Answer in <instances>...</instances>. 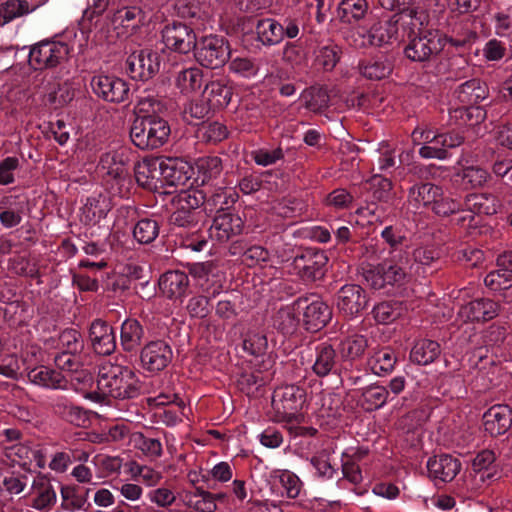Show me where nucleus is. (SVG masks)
<instances>
[{
    "mask_svg": "<svg viewBox=\"0 0 512 512\" xmlns=\"http://www.w3.org/2000/svg\"><path fill=\"white\" fill-rule=\"evenodd\" d=\"M97 388L103 396L126 399L137 395L139 381L130 368L105 361L99 368Z\"/></svg>",
    "mask_w": 512,
    "mask_h": 512,
    "instance_id": "obj_1",
    "label": "nucleus"
},
{
    "mask_svg": "<svg viewBox=\"0 0 512 512\" xmlns=\"http://www.w3.org/2000/svg\"><path fill=\"white\" fill-rule=\"evenodd\" d=\"M88 38L85 31L79 30L70 45L62 41H42L30 49L29 65L35 70L55 67L67 59L71 50L77 48L82 52L88 46Z\"/></svg>",
    "mask_w": 512,
    "mask_h": 512,
    "instance_id": "obj_2",
    "label": "nucleus"
},
{
    "mask_svg": "<svg viewBox=\"0 0 512 512\" xmlns=\"http://www.w3.org/2000/svg\"><path fill=\"white\" fill-rule=\"evenodd\" d=\"M306 404L304 389L295 385H285L275 389L272 397L274 420L284 423L289 429L305 421L303 409Z\"/></svg>",
    "mask_w": 512,
    "mask_h": 512,
    "instance_id": "obj_3",
    "label": "nucleus"
},
{
    "mask_svg": "<svg viewBox=\"0 0 512 512\" xmlns=\"http://www.w3.org/2000/svg\"><path fill=\"white\" fill-rule=\"evenodd\" d=\"M170 135L167 122L157 116H138L133 121L130 137L135 146L142 150L162 146Z\"/></svg>",
    "mask_w": 512,
    "mask_h": 512,
    "instance_id": "obj_4",
    "label": "nucleus"
},
{
    "mask_svg": "<svg viewBox=\"0 0 512 512\" xmlns=\"http://www.w3.org/2000/svg\"><path fill=\"white\" fill-rule=\"evenodd\" d=\"M412 138L415 144L423 143L419 149L421 157L438 160L448 158V149L457 147L463 142L459 134L439 133L431 128L415 129Z\"/></svg>",
    "mask_w": 512,
    "mask_h": 512,
    "instance_id": "obj_5",
    "label": "nucleus"
},
{
    "mask_svg": "<svg viewBox=\"0 0 512 512\" xmlns=\"http://www.w3.org/2000/svg\"><path fill=\"white\" fill-rule=\"evenodd\" d=\"M398 28L391 20L374 21L367 26L352 29L347 40L356 48L380 47L397 40Z\"/></svg>",
    "mask_w": 512,
    "mask_h": 512,
    "instance_id": "obj_6",
    "label": "nucleus"
},
{
    "mask_svg": "<svg viewBox=\"0 0 512 512\" xmlns=\"http://www.w3.org/2000/svg\"><path fill=\"white\" fill-rule=\"evenodd\" d=\"M203 202V192L192 187V185L187 189L178 191L172 197L173 211L170 216V223L178 227L193 226L197 222L196 210Z\"/></svg>",
    "mask_w": 512,
    "mask_h": 512,
    "instance_id": "obj_7",
    "label": "nucleus"
},
{
    "mask_svg": "<svg viewBox=\"0 0 512 512\" xmlns=\"http://www.w3.org/2000/svg\"><path fill=\"white\" fill-rule=\"evenodd\" d=\"M495 460V454L490 450H483L473 458L471 471L464 479V487L468 492L476 494L498 477Z\"/></svg>",
    "mask_w": 512,
    "mask_h": 512,
    "instance_id": "obj_8",
    "label": "nucleus"
},
{
    "mask_svg": "<svg viewBox=\"0 0 512 512\" xmlns=\"http://www.w3.org/2000/svg\"><path fill=\"white\" fill-rule=\"evenodd\" d=\"M227 41L219 36L209 35L200 40L196 48V60L204 67H222L230 56Z\"/></svg>",
    "mask_w": 512,
    "mask_h": 512,
    "instance_id": "obj_9",
    "label": "nucleus"
},
{
    "mask_svg": "<svg viewBox=\"0 0 512 512\" xmlns=\"http://www.w3.org/2000/svg\"><path fill=\"white\" fill-rule=\"evenodd\" d=\"M447 44V36L438 30H427L410 40L405 55L413 61H424L438 54Z\"/></svg>",
    "mask_w": 512,
    "mask_h": 512,
    "instance_id": "obj_10",
    "label": "nucleus"
},
{
    "mask_svg": "<svg viewBox=\"0 0 512 512\" xmlns=\"http://www.w3.org/2000/svg\"><path fill=\"white\" fill-rule=\"evenodd\" d=\"M91 88L95 95L111 103H123L129 100L128 83L115 75L100 73L91 79Z\"/></svg>",
    "mask_w": 512,
    "mask_h": 512,
    "instance_id": "obj_11",
    "label": "nucleus"
},
{
    "mask_svg": "<svg viewBox=\"0 0 512 512\" xmlns=\"http://www.w3.org/2000/svg\"><path fill=\"white\" fill-rule=\"evenodd\" d=\"M407 273L400 261L394 256L379 264L376 268L365 272L366 281L374 288L381 289L386 285L396 286L405 282Z\"/></svg>",
    "mask_w": 512,
    "mask_h": 512,
    "instance_id": "obj_12",
    "label": "nucleus"
},
{
    "mask_svg": "<svg viewBox=\"0 0 512 512\" xmlns=\"http://www.w3.org/2000/svg\"><path fill=\"white\" fill-rule=\"evenodd\" d=\"M162 40L167 48L183 54L194 50L197 44L194 30L181 22L167 24L162 30Z\"/></svg>",
    "mask_w": 512,
    "mask_h": 512,
    "instance_id": "obj_13",
    "label": "nucleus"
},
{
    "mask_svg": "<svg viewBox=\"0 0 512 512\" xmlns=\"http://www.w3.org/2000/svg\"><path fill=\"white\" fill-rule=\"evenodd\" d=\"M130 150L124 146H116L105 152L99 162V171L118 182L128 176Z\"/></svg>",
    "mask_w": 512,
    "mask_h": 512,
    "instance_id": "obj_14",
    "label": "nucleus"
},
{
    "mask_svg": "<svg viewBox=\"0 0 512 512\" xmlns=\"http://www.w3.org/2000/svg\"><path fill=\"white\" fill-rule=\"evenodd\" d=\"M127 72L132 79L148 80L160 69L157 52L150 50L135 51L127 58Z\"/></svg>",
    "mask_w": 512,
    "mask_h": 512,
    "instance_id": "obj_15",
    "label": "nucleus"
},
{
    "mask_svg": "<svg viewBox=\"0 0 512 512\" xmlns=\"http://www.w3.org/2000/svg\"><path fill=\"white\" fill-rule=\"evenodd\" d=\"M337 308L347 318L358 317L367 307L366 292L359 285L343 286L337 294Z\"/></svg>",
    "mask_w": 512,
    "mask_h": 512,
    "instance_id": "obj_16",
    "label": "nucleus"
},
{
    "mask_svg": "<svg viewBox=\"0 0 512 512\" xmlns=\"http://www.w3.org/2000/svg\"><path fill=\"white\" fill-rule=\"evenodd\" d=\"M296 307L303 312V321L308 330L318 331L324 327L331 318V311L320 298L299 299Z\"/></svg>",
    "mask_w": 512,
    "mask_h": 512,
    "instance_id": "obj_17",
    "label": "nucleus"
},
{
    "mask_svg": "<svg viewBox=\"0 0 512 512\" xmlns=\"http://www.w3.org/2000/svg\"><path fill=\"white\" fill-rule=\"evenodd\" d=\"M144 20V13L139 7L127 6L114 12L111 24L118 37L127 38L137 33Z\"/></svg>",
    "mask_w": 512,
    "mask_h": 512,
    "instance_id": "obj_18",
    "label": "nucleus"
},
{
    "mask_svg": "<svg viewBox=\"0 0 512 512\" xmlns=\"http://www.w3.org/2000/svg\"><path fill=\"white\" fill-rule=\"evenodd\" d=\"M455 177L465 189L481 188L490 180L489 172L478 166L471 155H462L458 160Z\"/></svg>",
    "mask_w": 512,
    "mask_h": 512,
    "instance_id": "obj_19",
    "label": "nucleus"
},
{
    "mask_svg": "<svg viewBox=\"0 0 512 512\" xmlns=\"http://www.w3.org/2000/svg\"><path fill=\"white\" fill-rule=\"evenodd\" d=\"M500 311L498 303L491 299H476L461 306L457 319L462 323L485 322L495 318Z\"/></svg>",
    "mask_w": 512,
    "mask_h": 512,
    "instance_id": "obj_20",
    "label": "nucleus"
},
{
    "mask_svg": "<svg viewBox=\"0 0 512 512\" xmlns=\"http://www.w3.org/2000/svg\"><path fill=\"white\" fill-rule=\"evenodd\" d=\"M327 260L324 252L307 250L294 258L292 267L300 277L315 280L322 277Z\"/></svg>",
    "mask_w": 512,
    "mask_h": 512,
    "instance_id": "obj_21",
    "label": "nucleus"
},
{
    "mask_svg": "<svg viewBox=\"0 0 512 512\" xmlns=\"http://www.w3.org/2000/svg\"><path fill=\"white\" fill-rule=\"evenodd\" d=\"M142 367L150 372L164 369L172 359V350L163 341L148 343L141 352Z\"/></svg>",
    "mask_w": 512,
    "mask_h": 512,
    "instance_id": "obj_22",
    "label": "nucleus"
},
{
    "mask_svg": "<svg viewBox=\"0 0 512 512\" xmlns=\"http://www.w3.org/2000/svg\"><path fill=\"white\" fill-rule=\"evenodd\" d=\"M193 173V167L180 158H162L163 185H186Z\"/></svg>",
    "mask_w": 512,
    "mask_h": 512,
    "instance_id": "obj_23",
    "label": "nucleus"
},
{
    "mask_svg": "<svg viewBox=\"0 0 512 512\" xmlns=\"http://www.w3.org/2000/svg\"><path fill=\"white\" fill-rule=\"evenodd\" d=\"M242 227L243 221L239 215L228 211H221L215 216L209 233L211 238L224 242L232 236L239 234Z\"/></svg>",
    "mask_w": 512,
    "mask_h": 512,
    "instance_id": "obj_24",
    "label": "nucleus"
},
{
    "mask_svg": "<svg viewBox=\"0 0 512 512\" xmlns=\"http://www.w3.org/2000/svg\"><path fill=\"white\" fill-rule=\"evenodd\" d=\"M136 182L147 189L157 190L163 186L162 158L138 162L134 168Z\"/></svg>",
    "mask_w": 512,
    "mask_h": 512,
    "instance_id": "obj_25",
    "label": "nucleus"
},
{
    "mask_svg": "<svg viewBox=\"0 0 512 512\" xmlns=\"http://www.w3.org/2000/svg\"><path fill=\"white\" fill-rule=\"evenodd\" d=\"M428 475L433 480L449 482L453 480L461 470V463L450 455H438L427 461Z\"/></svg>",
    "mask_w": 512,
    "mask_h": 512,
    "instance_id": "obj_26",
    "label": "nucleus"
},
{
    "mask_svg": "<svg viewBox=\"0 0 512 512\" xmlns=\"http://www.w3.org/2000/svg\"><path fill=\"white\" fill-rule=\"evenodd\" d=\"M512 424V410L507 405H494L483 415V426L487 433L498 436L506 433Z\"/></svg>",
    "mask_w": 512,
    "mask_h": 512,
    "instance_id": "obj_27",
    "label": "nucleus"
},
{
    "mask_svg": "<svg viewBox=\"0 0 512 512\" xmlns=\"http://www.w3.org/2000/svg\"><path fill=\"white\" fill-rule=\"evenodd\" d=\"M188 287V275L182 271H168L159 279V290L161 294L173 301L182 302Z\"/></svg>",
    "mask_w": 512,
    "mask_h": 512,
    "instance_id": "obj_28",
    "label": "nucleus"
},
{
    "mask_svg": "<svg viewBox=\"0 0 512 512\" xmlns=\"http://www.w3.org/2000/svg\"><path fill=\"white\" fill-rule=\"evenodd\" d=\"M498 269L484 279L485 285L495 292L512 287V252H506L497 259Z\"/></svg>",
    "mask_w": 512,
    "mask_h": 512,
    "instance_id": "obj_29",
    "label": "nucleus"
},
{
    "mask_svg": "<svg viewBox=\"0 0 512 512\" xmlns=\"http://www.w3.org/2000/svg\"><path fill=\"white\" fill-rule=\"evenodd\" d=\"M391 21L397 28L400 24L408 37H413L426 31L424 26L427 23V15L417 8L408 7L395 15Z\"/></svg>",
    "mask_w": 512,
    "mask_h": 512,
    "instance_id": "obj_30",
    "label": "nucleus"
},
{
    "mask_svg": "<svg viewBox=\"0 0 512 512\" xmlns=\"http://www.w3.org/2000/svg\"><path fill=\"white\" fill-rule=\"evenodd\" d=\"M90 339L96 353L111 354L116 347L115 335L112 328L105 322L94 321L90 328Z\"/></svg>",
    "mask_w": 512,
    "mask_h": 512,
    "instance_id": "obj_31",
    "label": "nucleus"
},
{
    "mask_svg": "<svg viewBox=\"0 0 512 512\" xmlns=\"http://www.w3.org/2000/svg\"><path fill=\"white\" fill-rule=\"evenodd\" d=\"M441 196V187L432 183L413 186L409 191V202L416 208L427 207L433 211L437 197Z\"/></svg>",
    "mask_w": 512,
    "mask_h": 512,
    "instance_id": "obj_32",
    "label": "nucleus"
},
{
    "mask_svg": "<svg viewBox=\"0 0 512 512\" xmlns=\"http://www.w3.org/2000/svg\"><path fill=\"white\" fill-rule=\"evenodd\" d=\"M34 495L32 507L36 510H43L56 501V493L49 480L44 476H37L31 486Z\"/></svg>",
    "mask_w": 512,
    "mask_h": 512,
    "instance_id": "obj_33",
    "label": "nucleus"
},
{
    "mask_svg": "<svg viewBox=\"0 0 512 512\" xmlns=\"http://www.w3.org/2000/svg\"><path fill=\"white\" fill-rule=\"evenodd\" d=\"M28 378L30 382L35 385L51 389L64 388L66 384L62 373L52 370L46 366L29 369Z\"/></svg>",
    "mask_w": 512,
    "mask_h": 512,
    "instance_id": "obj_34",
    "label": "nucleus"
},
{
    "mask_svg": "<svg viewBox=\"0 0 512 512\" xmlns=\"http://www.w3.org/2000/svg\"><path fill=\"white\" fill-rule=\"evenodd\" d=\"M204 97L211 108H224L231 101L232 88L223 80H215L206 85Z\"/></svg>",
    "mask_w": 512,
    "mask_h": 512,
    "instance_id": "obj_35",
    "label": "nucleus"
},
{
    "mask_svg": "<svg viewBox=\"0 0 512 512\" xmlns=\"http://www.w3.org/2000/svg\"><path fill=\"white\" fill-rule=\"evenodd\" d=\"M176 87L183 95L192 96L200 92L203 84V73L198 67H190L178 73Z\"/></svg>",
    "mask_w": 512,
    "mask_h": 512,
    "instance_id": "obj_36",
    "label": "nucleus"
},
{
    "mask_svg": "<svg viewBox=\"0 0 512 512\" xmlns=\"http://www.w3.org/2000/svg\"><path fill=\"white\" fill-rule=\"evenodd\" d=\"M39 5H32L25 0H7L0 3V26H3L16 18L30 14Z\"/></svg>",
    "mask_w": 512,
    "mask_h": 512,
    "instance_id": "obj_37",
    "label": "nucleus"
},
{
    "mask_svg": "<svg viewBox=\"0 0 512 512\" xmlns=\"http://www.w3.org/2000/svg\"><path fill=\"white\" fill-rule=\"evenodd\" d=\"M258 40L266 46L280 43L284 36V28L273 19H263L256 27Z\"/></svg>",
    "mask_w": 512,
    "mask_h": 512,
    "instance_id": "obj_38",
    "label": "nucleus"
},
{
    "mask_svg": "<svg viewBox=\"0 0 512 512\" xmlns=\"http://www.w3.org/2000/svg\"><path fill=\"white\" fill-rule=\"evenodd\" d=\"M465 208L474 214L492 215L497 212L498 201L493 195L480 193L466 197Z\"/></svg>",
    "mask_w": 512,
    "mask_h": 512,
    "instance_id": "obj_39",
    "label": "nucleus"
},
{
    "mask_svg": "<svg viewBox=\"0 0 512 512\" xmlns=\"http://www.w3.org/2000/svg\"><path fill=\"white\" fill-rule=\"evenodd\" d=\"M110 209L111 205L106 197L90 198L82 209L83 219L88 224H96L106 217Z\"/></svg>",
    "mask_w": 512,
    "mask_h": 512,
    "instance_id": "obj_40",
    "label": "nucleus"
},
{
    "mask_svg": "<svg viewBox=\"0 0 512 512\" xmlns=\"http://www.w3.org/2000/svg\"><path fill=\"white\" fill-rule=\"evenodd\" d=\"M440 354L439 344L432 340L418 341L411 350L410 359L420 365L433 362Z\"/></svg>",
    "mask_w": 512,
    "mask_h": 512,
    "instance_id": "obj_41",
    "label": "nucleus"
},
{
    "mask_svg": "<svg viewBox=\"0 0 512 512\" xmlns=\"http://www.w3.org/2000/svg\"><path fill=\"white\" fill-rule=\"evenodd\" d=\"M143 335L142 328L137 320L127 319L121 326V344L126 351L136 349Z\"/></svg>",
    "mask_w": 512,
    "mask_h": 512,
    "instance_id": "obj_42",
    "label": "nucleus"
},
{
    "mask_svg": "<svg viewBox=\"0 0 512 512\" xmlns=\"http://www.w3.org/2000/svg\"><path fill=\"white\" fill-rule=\"evenodd\" d=\"M272 478L274 483L278 482L282 487V495L288 498H296L301 491V481L297 475L288 470H277L273 472Z\"/></svg>",
    "mask_w": 512,
    "mask_h": 512,
    "instance_id": "obj_43",
    "label": "nucleus"
},
{
    "mask_svg": "<svg viewBox=\"0 0 512 512\" xmlns=\"http://www.w3.org/2000/svg\"><path fill=\"white\" fill-rule=\"evenodd\" d=\"M395 363L396 356L394 352L388 348L376 352L368 362L372 372L378 376L390 373L394 369Z\"/></svg>",
    "mask_w": 512,
    "mask_h": 512,
    "instance_id": "obj_44",
    "label": "nucleus"
},
{
    "mask_svg": "<svg viewBox=\"0 0 512 512\" xmlns=\"http://www.w3.org/2000/svg\"><path fill=\"white\" fill-rule=\"evenodd\" d=\"M387 398L388 391L385 387L371 385L362 391L359 403L365 410H375L382 407L386 403Z\"/></svg>",
    "mask_w": 512,
    "mask_h": 512,
    "instance_id": "obj_45",
    "label": "nucleus"
},
{
    "mask_svg": "<svg viewBox=\"0 0 512 512\" xmlns=\"http://www.w3.org/2000/svg\"><path fill=\"white\" fill-rule=\"evenodd\" d=\"M367 346V340L364 336L353 334L341 341L339 349L343 358L356 359L363 355Z\"/></svg>",
    "mask_w": 512,
    "mask_h": 512,
    "instance_id": "obj_46",
    "label": "nucleus"
},
{
    "mask_svg": "<svg viewBox=\"0 0 512 512\" xmlns=\"http://www.w3.org/2000/svg\"><path fill=\"white\" fill-rule=\"evenodd\" d=\"M367 9L365 0H342L339 5V15L344 22L351 23L362 19Z\"/></svg>",
    "mask_w": 512,
    "mask_h": 512,
    "instance_id": "obj_47",
    "label": "nucleus"
},
{
    "mask_svg": "<svg viewBox=\"0 0 512 512\" xmlns=\"http://www.w3.org/2000/svg\"><path fill=\"white\" fill-rule=\"evenodd\" d=\"M335 364V351L327 344H322L317 348L316 359L313 366L315 373L319 376L327 375Z\"/></svg>",
    "mask_w": 512,
    "mask_h": 512,
    "instance_id": "obj_48",
    "label": "nucleus"
},
{
    "mask_svg": "<svg viewBox=\"0 0 512 512\" xmlns=\"http://www.w3.org/2000/svg\"><path fill=\"white\" fill-rule=\"evenodd\" d=\"M159 234L158 223L153 219L139 220L134 229L133 236L137 242L141 244H148L153 242Z\"/></svg>",
    "mask_w": 512,
    "mask_h": 512,
    "instance_id": "obj_49",
    "label": "nucleus"
},
{
    "mask_svg": "<svg viewBox=\"0 0 512 512\" xmlns=\"http://www.w3.org/2000/svg\"><path fill=\"white\" fill-rule=\"evenodd\" d=\"M391 71V63L384 58L372 59L361 67L362 75L371 80H381L387 77Z\"/></svg>",
    "mask_w": 512,
    "mask_h": 512,
    "instance_id": "obj_50",
    "label": "nucleus"
},
{
    "mask_svg": "<svg viewBox=\"0 0 512 512\" xmlns=\"http://www.w3.org/2000/svg\"><path fill=\"white\" fill-rule=\"evenodd\" d=\"M282 61L292 68L304 65L307 61L305 48L298 42L286 43L282 52Z\"/></svg>",
    "mask_w": 512,
    "mask_h": 512,
    "instance_id": "obj_51",
    "label": "nucleus"
},
{
    "mask_svg": "<svg viewBox=\"0 0 512 512\" xmlns=\"http://www.w3.org/2000/svg\"><path fill=\"white\" fill-rule=\"evenodd\" d=\"M229 70L243 78H253L258 74L259 67L255 61L246 56L231 57Z\"/></svg>",
    "mask_w": 512,
    "mask_h": 512,
    "instance_id": "obj_52",
    "label": "nucleus"
},
{
    "mask_svg": "<svg viewBox=\"0 0 512 512\" xmlns=\"http://www.w3.org/2000/svg\"><path fill=\"white\" fill-rule=\"evenodd\" d=\"M403 308L398 302H383L376 305L373 315L377 322L388 324L401 316Z\"/></svg>",
    "mask_w": 512,
    "mask_h": 512,
    "instance_id": "obj_53",
    "label": "nucleus"
},
{
    "mask_svg": "<svg viewBox=\"0 0 512 512\" xmlns=\"http://www.w3.org/2000/svg\"><path fill=\"white\" fill-rule=\"evenodd\" d=\"M433 206V212L439 216H448L460 211L461 202L452 196L450 192L444 191L441 188V196L437 197Z\"/></svg>",
    "mask_w": 512,
    "mask_h": 512,
    "instance_id": "obj_54",
    "label": "nucleus"
},
{
    "mask_svg": "<svg viewBox=\"0 0 512 512\" xmlns=\"http://www.w3.org/2000/svg\"><path fill=\"white\" fill-rule=\"evenodd\" d=\"M5 456L14 464L26 466L31 464L32 447L26 443H15L6 446Z\"/></svg>",
    "mask_w": 512,
    "mask_h": 512,
    "instance_id": "obj_55",
    "label": "nucleus"
},
{
    "mask_svg": "<svg viewBox=\"0 0 512 512\" xmlns=\"http://www.w3.org/2000/svg\"><path fill=\"white\" fill-rule=\"evenodd\" d=\"M268 346L267 338L257 331H249L243 340V349L253 356H261Z\"/></svg>",
    "mask_w": 512,
    "mask_h": 512,
    "instance_id": "obj_56",
    "label": "nucleus"
},
{
    "mask_svg": "<svg viewBox=\"0 0 512 512\" xmlns=\"http://www.w3.org/2000/svg\"><path fill=\"white\" fill-rule=\"evenodd\" d=\"M9 207L0 213V221L6 228H11L20 223L24 212V201H9Z\"/></svg>",
    "mask_w": 512,
    "mask_h": 512,
    "instance_id": "obj_57",
    "label": "nucleus"
},
{
    "mask_svg": "<svg viewBox=\"0 0 512 512\" xmlns=\"http://www.w3.org/2000/svg\"><path fill=\"white\" fill-rule=\"evenodd\" d=\"M460 99L462 102L477 103L486 98V89L479 82L473 80L460 86Z\"/></svg>",
    "mask_w": 512,
    "mask_h": 512,
    "instance_id": "obj_58",
    "label": "nucleus"
},
{
    "mask_svg": "<svg viewBox=\"0 0 512 512\" xmlns=\"http://www.w3.org/2000/svg\"><path fill=\"white\" fill-rule=\"evenodd\" d=\"M134 446L148 457H158L162 453V445L155 438H148L142 434H134L132 437Z\"/></svg>",
    "mask_w": 512,
    "mask_h": 512,
    "instance_id": "obj_59",
    "label": "nucleus"
},
{
    "mask_svg": "<svg viewBox=\"0 0 512 512\" xmlns=\"http://www.w3.org/2000/svg\"><path fill=\"white\" fill-rule=\"evenodd\" d=\"M299 312L300 310L296 307V302L280 309L277 316L279 328L286 333L292 332L298 324L297 313Z\"/></svg>",
    "mask_w": 512,
    "mask_h": 512,
    "instance_id": "obj_60",
    "label": "nucleus"
},
{
    "mask_svg": "<svg viewBox=\"0 0 512 512\" xmlns=\"http://www.w3.org/2000/svg\"><path fill=\"white\" fill-rule=\"evenodd\" d=\"M82 346L81 336L74 329L65 330L59 336L58 347L64 352L77 353Z\"/></svg>",
    "mask_w": 512,
    "mask_h": 512,
    "instance_id": "obj_61",
    "label": "nucleus"
},
{
    "mask_svg": "<svg viewBox=\"0 0 512 512\" xmlns=\"http://www.w3.org/2000/svg\"><path fill=\"white\" fill-rule=\"evenodd\" d=\"M74 96L75 89L70 83L65 82L60 85L57 90L49 93L48 100L50 103L54 104L55 107H62L70 103Z\"/></svg>",
    "mask_w": 512,
    "mask_h": 512,
    "instance_id": "obj_62",
    "label": "nucleus"
},
{
    "mask_svg": "<svg viewBox=\"0 0 512 512\" xmlns=\"http://www.w3.org/2000/svg\"><path fill=\"white\" fill-rule=\"evenodd\" d=\"M189 505L199 512H214L217 508L214 495L201 491L189 499Z\"/></svg>",
    "mask_w": 512,
    "mask_h": 512,
    "instance_id": "obj_63",
    "label": "nucleus"
},
{
    "mask_svg": "<svg viewBox=\"0 0 512 512\" xmlns=\"http://www.w3.org/2000/svg\"><path fill=\"white\" fill-rule=\"evenodd\" d=\"M199 172L203 174L201 183L215 178L221 171V160L218 157L201 159L198 163Z\"/></svg>",
    "mask_w": 512,
    "mask_h": 512,
    "instance_id": "obj_64",
    "label": "nucleus"
}]
</instances>
